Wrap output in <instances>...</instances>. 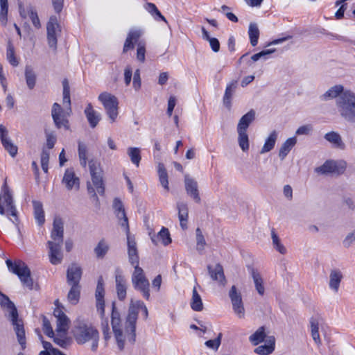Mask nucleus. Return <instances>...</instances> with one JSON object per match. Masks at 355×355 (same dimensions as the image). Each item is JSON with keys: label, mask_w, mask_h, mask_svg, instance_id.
Instances as JSON below:
<instances>
[{"label": "nucleus", "mask_w": 355, "mask_h": 355, "mask_svg": "<svg viewBox=\"0 0 355 355\" xmlns=\"http://www.w3.org/2000/svg\"><path fill=\"white\" fill-rule=\"evenodd\" d=\"M146 49L145 44L142 42H139L137 49V58L139 61L144 62L145 61Z\"/></svg>", "instance_id": "e2e57ef3"}, {"label": "nucleus", "mask_w": 355, "mask_h": 355, "mask_svg": "<svg viewBox=\"0 0 355 355\" xmlns=\"http://www.w3.org/2000/svg\"><path fill=\"white\" fill-rule=\"evenodd\" d=\"M78 157L80 165L85 168L87 166V146L81 141L78 142Z\"/></svg>", "instance_id": "4d7b16f0"}, {"label": "nucleus", "mask_w": 355, "mask_h": 355, "mask_svg": "<svg viewBox=\"0 0 355 355\" xmlns=\"http://www.w3.org/2000/svg\"><path fill=\"white\" fill-rule=\"evenodd\" d=\"M255 119V112L250 110L244 114L239 121L237 130L247 131L250 123Z\"/></svg>", "instance_id": "473e14b6"}, {"label": "nucleus", "mask_w": 355, "mask_h": 355, "mask_svg": "<svg viewBox=\"0 0 355 355\" xmlns=\"http://www.w3.org/2000/svg\"><path fill=\"white\" fill-rule=\"evenodd\" d=\"M184 187L186 192L193 200L197 202H200V197L198 190V184L197 181L189 175H184Z\"/></svg>", "instance_id": "2eb2a0df"}, {"label": "nucleus", "mask_w": 355, "mask_h": 355, "mask_svg": "<svg viewBox=\"0 0 355 355\" xmlns=\"http://www.w3.org/2000/svg\"><path fill=\"white\" fill-rule=\"evenodd\" d=\"M127 153L130 158L131 162L137 166H138L141 160L139 148L136 147H130L128 148Z\"/></svg>", "instance_id": "864d4df0"}, {"label": "nucleus", "mask_w": 355, "mask_h": 355, "mask_svg": "<svg viewBox=\"0 0 355 355\" xmlns=\"http://www.w3.org/2000/svg\"><path fill=\"white\" fill-rule=\"evenodd\" d=\"M64 237V225L62 220L56 217L53 220V229L51 233V241L47 242L49 249V261L53 265L61 263L63 259L62 246Z\"/></svg>", "instance_id": "f257e3e1"}, {"label": "nucleus", "mask_w": 355, "mask_h": 355, "mask_svg": "<svg viewBox=\"0 0 355 355\" xmlns=\"http://www.w3.org/2000/svg\"><path fill=\"white\" fill-rule=\"evenodd\" d=\"M71 111L62 108L60 105L57 103H53L51 110V115L53 121L58 128H69L68 116Z\"/></svg>", "instance_id": "9d476101"}, {"label": "nucleus", "mask_w": 355, "mask_h": 355, "mask_svg": "<svg viewBox=\"0 0 355 355\" xmlns=\"http://www.w3.org/2000/svg\"><path fill=\"white\" fill-rule=\"evenodd\" d=\"M57 319L56 332L60 336H66L69 327V319L66 314L60 309H55L53 312Z\"/></svg>", "instance_id": "dca6fc26"}, {"label": "nucleus", "mask_w": 355, "mask_h": 355, "mask_svg": "<svg viewBox=\"0 0 355 355\" xmlns=\"http://www.w3.org/2000/svg\"><path fill=\"white\" fill-rule=\"evenodd\" d=\"M0 21L3 26H6L7 24L8 12V0H0Z\"/></svg>", "instance_id": "6e6d98bb"}, {"label": "nucleus", "mask_w": 355, "mask_h": 355, "mask_svg": "<svg viewBox=\"0 0 355 355\" xmlns=\"http://www.w3.org/2000/svg\"><path fill=\"white\" fill-rule=\"evenodd\" d=\"M141 310L145 319L148 318V311L145 304L141 300H132L130 303L128 315L125 322V329L127 340L133 344L136 338V322L138 318L139 311Z\"/></svg>", "instance_id": "7ed1b4c3"}, {"label": "nucleus", "mask_w": 355, "mask_h": 355, "mask_svg": "<svg viewBox=\"0 0 355 355\" xmlns=\"http://www.w3.org/2000/svg\"><path fill=\"white\" fill-rule=\"evenodd\" d=\"M43 331L47 336L50 338H53L54 336V332L51 327L50 321L46 317L43 318Z\"/></svg>", "instance_id": "680f3d73"}, {"label": "nucleus", "mask_w": 355, "mask_h": 355, "mask_svg": "<svg viewBox=\"0 0 355 355\" xmlns=\"http://www.w3.org/2000/svg\"><path fill=\"white\" fill-rule=\"evenodd\" d=\"M297 139L295 137L288 138L284 142L279 151V157L282 160L287 156L292 148L295 145Z\"/></svg>", "instance_id": "4c0bfd02"}, {"label": "nucleus", "mask_w": 355, "mask_h": 355, "mask_svg": "<svg viewBox=\"0 0 355 355\" xmlns=\"http://www.w3.org/2000/svg\"><path fill=\"white\" fill-rule=\"evenodd\" d=\"M115 282L118 299L123 301L126 297L127 284L124 276L119 270L116 271Z\"/></svg>", "instance_id": "5701e85b"}, {"label": "nucleus", "mask_w": 355, "mask_h": 355, "mask_svg": "<svg viewBox=\"0 0 355 355\" xmlns=\"http://www.w3.org/2000/svg\"><path fill=\"white\" fill-rule=\"evenodd\" d=\"M278 133L276 130H273L270 132L269 136L266 138L265 143L260 151L261 154L266 153L275 147L277 139Z\"/></svg>", "instance_id": "e433bc0d"}, {"label": "nucleus", "mask_w": 355, "mask_h": 355, "mask_svg": "<svg viewBox=\"0 0 355 355\" xmlns=\"http://www.w3.org/2000/svg\"><path fill=\"white\" fill-rule=\"evenodd\" d=\"M176 208L178 211V218L180 225L182 230L187 229V223L189 218V207L187 202H178Z\"/></svg>", "instance_id": "393cba45"}, {"label": "nucleus", "mask_w": 355, "mask_h": 355, "mask_svg": "<svg viewBox=\"0 0 355 355\" xmlns=\"http://www.w3.org/2000/svg\"><path fill=\"white\" fill-rule=\"evenodd\" d=\"M229 297L232 304V309L235 314L239 318H243L245 315V309L242 300V296L235 286H232L229 292Z\"/></svg>", "instance_id": "ddd939ff"}, {"label": "nucleus", "mask_w": 355, "mask_h": 355, "mask_svg": "<svg viewBox=\"0 0 355 355\" xmlns=\"http://www.w3.org/2000/svg\"><path fill=\"white\" fill-rule=\"evenodd\" d=\"M89 172L92 177V181L95 189L91 186L90 183H87V191L89 193L92 194L96 202L98 198L95 192V189L100 195H103L105 192L104 182L103 180V171L100 168V164L92 159L89 162Z\"/></svg>", "instance_id": "39448f33"}, {"label": "nucleus", "mask_w": 355, "mask_h": 355, "mask_svg": "<svg viewBox=\"0 0 355 355\" xmlns=\"http://www.w3.org/2000/svg\"><path fill=\"white\" fill-rule=\"evenodd\" d=\"M345 170V162L327 160L322 166L315 168V172L322 175L341 174Z\"/></svg>", "instance_id": "9b49d317"}, {"label": "nucleus", "mask_w": 355, "mask_h": 355, "mask_svg": "<svg viewBox=\"0 0 355 355\" xmlns=\"http://www.w3.org/2000/svg\"><path fill=\"white\" fill-rule=\"evenodd\" d=\"M275 49H266L260 51L259 53L254 54L251 59L254 62L258 61L259 59L261 58V55H269L272 54V53L275 52Z\"/></svg>", "instance_id": "338daca9"}, {"label": "nucleus", "mask_w": 355, "mask_h": 355, "mask_svg": "<svg viewBox=\"0 0 355 355\" xmlns=\"http://www.w3.org/2000/svg\"><path fill=\"white\" fill-rule=\"evenodd\" d=\"M109 250V246L104 240L98 242L94 248V252L98 258H103Z\"/></svg>", "instance_id": "5fc2aeb1"}, {"label": "nucleus", "mask_w": 355, "mask_h": 355, "mask_svg": "<svg viewBox=\"0 0 355 355\" xmlns=\"http://www.w3.org/2000/svg\"><path fill=\"white\" fill-rule=\"evenodd\" d=\"M104 295H105V291H104V286H103V282L102 277H100L96 289V309L97 311L100 313L101 317L104 316L105 313V302H104Z\"/></svg>", "instance_id": "412c9836"}, {"label": "nucleus", "mask_w": 355, "mask_h": 355, "mask_svg": "<svg viewBox=\"0 0 355 355\" xmlns=\"http://www.w3.org/2000/svg\"><path fill=\"white\" fill-rule=\"evenodd\" d=\"M83 270L81 267L76 263L69 266L67 270V282L69 286H80Z\"/></svg>", "instance_id": "a211bd4d"}, {"label": "nucleus", "mask_w": 355, "mask_h": 355, "mask_svg": "<svg viewBox=\"0 0 355 355\" xmlns=\"http://www.w3.org/2000/svg\"><path fill=\"white\" fill-rule=\"evenodd\" d=\"M345 91V90H344L343 86L341 85H334L329 88L324 94H323L320 96V99L322 101H327L329 99H333L335 98L337 99L339 96Z\"/></svg>", "instance_id": "72a5a7b5"}, {"label": "nucleus", "mask_w": 355, "mask_h": 355, "mask_svg": "<svg viewBox=\"0 0 355 355\" xmlns=\"http://www.w3.org/2000/svg\"><path fill=\"white\" fill-rule=\"evenodd\" d=\"M196 249L199 252H202L204 250L206 241L202 231L200 228H197L196 230Z\"/></svg>", "instance_id": "bf43d9fd"}, {"label": "nucleus", "mask_w": 355, "mask_h": 355, "mask_svg": "<svg viewBox=\"0 0 355 355\" xmlns=\"http://www.w3.org/2000/svg\"><path fill=\"white\" fill-rule=\"evenodd\" d=\"M271 237L272 241V245L274 248L282 254H284L286 253V249L284 246V245L281 243L280 239L277 234L275 233V230H272L271 232Z\"/></svg>", "instance_id": "603ef678"}, {"label": "nucleus", "mask_w": 355, "mask_h": 355, "mask_svg": "<svg viewBox=\"0 0 355 355\" xmlns=\"http://www.w3.org/2000/svg\"><path fill=\"white\" fill-rule=\"evenodd\" d=\"M275 349V339L269 340L267 345H263L257 347L254 349V352L259 355H268L271 354Z\"/></svg>", "instance_id": "37998d69"}, {"label": "nucleus", "mask_w": 355, "mask_h": 355, "mask_svg": "<svg viewBox=\"0 0 355 355\" xmlns=\"http://www.w3.org/2000/svg\"><path fill=\"white\" fill-rule=\"evenodd\" d=\"M324 138L329 142L334 148L343 150L345 144L343 142L340 135L335 131H331L324 135Z\"/></svg>", "instance_id": "c756f323"}, {"label": "nucleus", "mask_w": 355, "mask_h": 355, "mask_svg": "<svg viewBox=\"0 0 355 355\" xmlns=\"http://www.w3.org/2000/svg\"><path fill=\"white\" fill-rule=\"evenodd\" d=\"M260 31L258 25L256 23H250L248 28V35L250 42L252 46L258 44Z\"/></svg>", "instance_id": "ea45409f"}, {"label": "nucleus", "mask_w": 355, "mask_h": 355, "mask_svg": "<svg viewBox=\"0 0 355 355\" xmlns=\"http://www.w3.org/2000/svg\"><path fill=\"white\" fill-rule=\"evenodd\" d=\"M158 174L160 184L168 191L169 190L168 175L162 164H159L158 165Z\"/></svg>", "instance_id": "8fccbe9b"}, {"label": "nucleus", "mask_w": 355, "mask_h": 355, "mask_svg": "<svg viewBox=\"0 0 355 355\" xmlns=\"http://www.w3.org/2000/svg\"><path fill=\"white\" fill-rule=\"evenodd\" d=\"M6 263L8 270L18 276L24 286L29 290L33 289V279L31 270L23 261L17 260L13 263L11 260L7 259Z\"/></svg>", "instance_id": "423d86ee"}, {"label": "nucleus", "mask_w": 355, "mask_h": 355, "mask_svg": "<svg viewBox=\"0 0 355 355\" xmlns=\"http://www.w3.org/2000/svg\"><path fill=\"white\" fill-rule=\"evenodd\" d=\"M144 8L150 14L155 20L166 22V18L162 15L155 4L153 3H146L144 5Z\"/></svg>", "instance_id": "a19ab883"}, {"label": "nucleus", "mask_w": 355, "mask_h": 355, "mask_svg": "<svg viewBox=\"0 0 355 355\" xmlns=\"http://www.w3.org/2000/svg\"><path fill=\"white\" fill-rule=\"evenodd\" d=\"M10 319L14 326V330L17 335L18 342L21 346V348L24 349L26 347V336L23 322L21 320L19 319L18 317H16V319L12 318Z\"/></svg>", "instance_id": "b1692460"}, {"label": "nucleus", "mask_w": 355, "mask_h": 355, "mask_svg": "<svg viewBox=\"0 0 355 355\" xmlns=\"http://www.w3.org/2000/svg\"><path fill=\"white\" fill-rule=\"evenodd\" d=\"M127 234V243H128V260L130 263L135 268L139 266V257L137 248L136 242L134 239H132L130 236V233Z\"/></svg>", "instance_id": "aec40b11"}, {"label": "nucleus", "mask_w": 355, "mask_h": 355, "mask_svg": "<svg viewBox=\"0 0 355 355\" xmlns=\"http://www.w3.org/2000/svg\"><path fill=\"white\" fill-rule=\"evenodd\" d=\"M48 44L54 49L57 47V35L60 32V25L56 16H51L46 24Z\"/></svg>", "instance_id": "f8f14e48"}, {"label": "nucleus", "mask_w": 355, "mask_h": 355, "mask_svg": "<svg viewBox=\"0 0 355 355\" xmlns=\"http://www.w3.org/2000/svg\"><path fill=\"white\" fill-rule=\"evenodd\" d=\"M0 138L4 148L9 153L11 157H15L18 148L8 137V130L2 124H0Z\"/></svg>", "instance_id": "6ab92c4d"}, {"label": "nucleus", "mask_w": 355, "mask_h": 355, "mask_svg": "<svg viewBox=\"0 0 355 355\" xmlns=\"http://www.w3.org/2000/svg\"><path fill=\"white\" fill-rule=\"evenodd\" d=\"M6 56H7V60H8L9 63L12 66L16 67V66L18 65L19 62H18V60H17V58H16V56L15 55L14 47L10 44H9L8 45Z\"/></svg>", "instance_id": "13d9d810"}, {"label": "nucleus", "mask_w": 355, "mask_h": 355, "mask_svg": "<svg viewBox=\"0 0 355 355\" xmlns=\"http://www.w3.org/2000/svg\"><path fill=\"white\" fill-rule=\"evenodd\" d=\"M84 113L91 128H94L101 119V115L96 111L91 103H88Z\"/></svg>", "instance_id": "a878e982"}, {"label": "nucleus", "mask_w": 355, "mask_h": 355, "mask_svg": "<svg viewBox=\"0 0 355 355\" xmlns=\"http://www.w3.org/2000/svg\"><path fill=\"white\" fill-rule=\"evenodd\" d=\"M340 117L347 123L355 124V92L345 90L336 101Z\"/></svg>", "instance_id": "20e7f679"}, {"label": "nucleus", "mask_w": 355, "mask_h": 355, "mask_svg": "<svg viewBox=\"0 0 355 355\" xmlns=\"http://www.w3.org/2000/svg\"><path fill=\"white\" fill-rule=\"evenodd\" d=\"M220 337L221 334H220L216 338L206 341L205 345L210 349L217 350L220 345Z\"/></svg>", "instance_id": "0e129e2a"}, {"label": "nucleus", "mask_w": 355, "mask_h": 355, "mask_svg": "<svg viewBox=\"0 0 355 355\" xmlns=\"http://www.w3.org/2000/svg\"><path fill=\"white\" fill-rule=\"evenodd\" d=\"M28 17L36 28H40L41 25L37 13L31 6L28 7Z\"/></svg>", "instance_id": "052dcab7"}, {"label": "nucleus", "mask_w": 355, "mask_h": 355, "mask_svg": "<svg viewBox=\"0 0 355 355\" xmlns=\"http://www.w3.org/2000/svg\"><path fill=\"white\" fill-rule=\"evenodd\" d=\"M151 241L155 245H157L159 241H162L164 245H168L172 241L169 231L166 227H162L157 235L151 237Z\"/></svg>", "instance_id": "2f4dec72"}, {"label": "nucleus", "mask_w": 355, "mask_h": 355, "mask_svg": "<svg viewBox=\"0 0 355 355\" xmlns=\"http://www.w3.org/2000/svg\"><path fill=\"white\" fill-rule=\"evenodd\" d=\"M32 203L34 209L35 219L39 225H42L45 222L42 203L38 200H33Z\"/></svg>", "instance_id": "f704fd0d"}, {"label": "nucleus", "mask_w": 355, "mask_h": 355, "mask_svg": "<svg viewBox=\"0 0 355 355\" xmlns=\"http://www.w3.org/2000/svg\"><path fill=\"white\" fill-rule=\"evenodd\" d=\"M62 183L65 184L68 190H71L73 187L79 188V178L76 177L72 168L66 169L62 178Z\"/></svg>", "instance_id": "bb28decb"}, {"label": "nucleus", "mask_w": 355, "mask_h": 355, "mask_svg": "<svg viewBox=\"0 0 355 355\" xmlns=\"http://www.w3.org/2000/svg\"><path fill=\"white\" fill-rule=\"evenodd\" d=\"M112 306L111 323L112 329L117 342L118 347L121 350H122L124 348L125 340H127L125 329H124L123 334V330L120 328V314L116 309L114 302L112 303Z\"/></svg>", "instance_id": "1a4fd4ad"}, {"label": "nucleus", "mask_w": 355, "mask_h": 355, "mask_svg": "<svg viewBox=\"0 0 355 355\" xmlns=\"http://www.w3.org/2000/svg\"><path fill=\"white\" fill-rule=\"evenodd\" d=\"M237 80H232L230 83H229L226 86L225 94L223 98V105L228 110H230L232 107V98L237 88Z\"/></svg>", "instance_id": "c85d7f7f"}, {"label": "nucleus", "mask_w": 355, "mask_h": 355, "mask_svg": "<svg viewBox=\"0 0 355 355\" xmlns=\"http://www.w3.org/2000/svg\"><path fill=\"white\" fill-rule=\"evenodd\" d=\"M343 243L345 248H349L355 243V229L352 232L347 234L343 240Z\"/></svg>", "instance_id": "69168bd1"}, {"label": "nucleus", "mask_w": 355, "mask_h": 355, "mask_svg": "<svg viewBox=\"0 0 355 355\" xmlns=\"http://www.w3.org/2000/svg\"><path fill=\"white\" fill-rule=\"evenodd\" d=\"M190 305L191 308L195 311H201L203 309L202 299L200 295L198 294L196 286L193 288Z\"/></svg>", "instance_id": "79ce46f5"}, {"label": "nucleus", "mask_w": 355, "mask_h": 355, "mask_svg": "<svg viewBox=\"0 0 355 355\" xmlns=\"http://www.w3.org/2000/svg\"><path fill=\"white\" fill-rule=\"evenodd\" d=\"M312 130V126L311 125H305L300 126L296 130V135H309Z\"/></svg>", "instance_id": "774afa93"}, {"label": "nucleus", "mask_w": 355, "mask_h": 355, "mask_svg": "<svg viewBox=\"0 0 355 355\" xmlns=\"http://www.w3.org/2000/svg\"><path fill=\"white\" fill-rule=\"evenodd\" d=\"M63 85V104L66 110L71 111V99H70V90L69 83L67 79L62 81Z\"/></svg>", "instance_id": "de8ad7c7"}, {"label": "nucleus", "mask_w": 355, "mask_h": 355, "mask_svg": "<svg viewBox=\"0 0 355 355\" xmlns=\"http://www.w3.org/2000/svg\"><path fill=\"white\" fill-rule=\"evenodd\" d=\"M73 336L78 344L91 341V349L96 352L98 347L99 333L92 324L85 320H78L74 327Z\"/></svg>", "instance_id": "f03ea898"}, {"label": "nucleus", "mask_w": 355, "mask_h": 355, "mask_svg": "<svg viewBox=\"0 0 355 355\" xmlns=\"http://www.w3.org/2000/svg\"><path fill=\"white\" fill-rule=\"evenodd\" d=\"M98 98L103 104L111 123H114L119 114L117 98L110 93L103 92L98 96Z\"/></svg>", "instance_id": "6e6552de"}, {"label": "nucleus", "mask_w": 355, "mask_h": 355, "mask_svg": "<svg viewBox=\"0 0 355 355\" xmlns=\"http://www.w3.org/2000/svg\"><path fill=\"white\" fill-rule=\"evenodd\" d=\"M266 336L264 327H261L249 337V340L254 345H257L264 340Z\"/></svg>", "instance_id": "c03bdc74"}, {"label": "nucleus", "mask_w": 355, "mask_h": 355, "mask_svg": "<svg viewBox=\"0 0 355 355\" xmlns=\"http://www.w3.org/2000/svg\"><path fill=\"white\" fill-rule=\"evenodd\" d=\"M25 78L28 87L30 89L34 88L36 81V76L31 67H26L25 69Z\"/></svg>", "instance_id": "3c124183"}, {"label": "nucleus", "mask_w": 355, "mask_h": 355, "mask_svg": "<svg viewBox=\"0 0 355 355\" xmlns=\"http://www.w3.org/2000/svg\"><path fill=\"white\" fill-rule=\"evenodd\" d=\"M252 277L255 285L256 290L259 295H263L264 294L265 288L263 286V279L261 278L260 274L252 269Z\"/></svg>", "instance_id": "a18cd8bd"}, {"label": "nucleus", "mask_w": 355, "mask_h": 355, "mask_svg": "<svg viewBox=\"0 0 355 355\" xmlns=\"http://www.w3.org/2000/svg\"><path fill=\"white\" fill-rule=\"evenodd\" d=\"M238 132V143L243 152L249 150V138L247 131L237 130Z\"/></svg>", "instance_id": "49530a36"}, {"label": "nucleus", "mask_w": 355, "mask_h": 355, "mask_svg": "<svg viewBox=\"0 0 355 355\" xmlns=\"http://www.w3.org/2000/svg\"><path fill=\"white\" fill-rule=\"evenodd\" d=\"M343 278V275L340 270L338 269L331 270L329 274V288L337 293Z\"/></svg>", "instance_id": "7c9ffc66"}, {"label": "nucleus", "mask_w": 355, "mask_h": 355, "mask_svg": "<svg viewBox=\"0 0 355 355\" xmlns=\"http://www.w3.org/2000/svg\"><path fill=\"white\" fill-rule=\"evenodd\" d=\"M309 322L312 338L316 345H320L321 339L319 334V322L317 318L312 317L310 318Z\"/></svg>", "instance_id": "58836bf2"}, {"label": "nucleus", "mask_w": 355, "mask_h": 355, "mask_svg": "<svg viewBox=\"0 0 355 355\" xmlns=\"http://www.w3.org/2000/svg\"><path fill=\"white\" fill-rule=\"evenodd\" d=\"M2 298L1 299V306L6 308L9 311V318L16 319L18 317L17 309L12 302L10 300L8 296L1 294Z\"/></svg>", "instance_id": "c9c22d12"}, {"label": "nucleus", "mask_w": 355, "mask_h": 355, "mask_svg": "<svg viewBox=\"0 0 355 355\" xmlns=\"http://www.w3.org/2000/svg\"><path fill=\"white\" fill-rule=\"evenodd\" d=\"M131 280L134 288L141 292L143 297L148 300L150 298V284L145 276L144 270L139 266L134 268Z\"/></svg>", "instance_id": "0eeeda50"}, {"label": "nucleus", "mask_w": 355, "mask_h": 355, "mask_svg": "<svg viewBox=\"0 0 355 355\" xmlns=\"http://www.w3.org/2000/svg\"><path fill=\"white\" fill-rule=\"evenodd\" d=\"M141 34L142 32L140 30H130L125 41L123 52L126 53L129 50L133 49L135 43L138 42Z\"/></svg>", "instance_id": "cd10ccee"}, {"label": "nucleus", "mask_w": 355, "mask_h": 355, "mask_svg": "<svg viewBox=\"0 0 355 355\" xmlns=\"http://www.w3.org/2000/svg\"><path fill=\"white\" fill-rule=\"evenodd\" d=\"M207 270L212 280L217 282L222 286L226 284L227 280L224 275L223 268L220 263L216 264L214 267L209 265Z\"/></svg>", "instance_id": "4be33fe9"}, {"label": "nucleus", "mask_w": 355, "mask_h": 355, "mask_svg": "<svg viewBox=\"0 0 355 355\" xmlns=\"http://www.w3.org/2000/svg\"><path fill=\"white\" fill-rule=\"evenodd\" d=\"M1 192L3 193V198L6 207L7 215H10L15 217L17 220V211L14 205L12 192L7 184L6 179L4 180L2 185Z\"/></svg>", "instance_id": "4468645a"}, {"label": "nucleus", "mask_w": 355, "mask_h": 355, "mask_svg": "<svg viewBox=\"0 0 355 355\" xmlns=\"http://www.w3.org/2000/svg\"><path fill=\"white\" fill-rule=\"evenodd\" d=\"M113 209L114 210V213L116 216L120 220V225L121 227H124L126 233L129 234V225L128 217L126 216L125 209L122 201L118 198H115L113 201Z\"/></svg>", "instance_id": "f3484780"}, {"label": "nucleus", "mask_w": 355, "mask_h": 355, "mask_svg": "<svg viewBox=\"0 0 355 355\" xmlns=\"http://www.w3.org/2000/svg\"><path fill=\"white\" fill-rule=\"evenodd\" d=\"M80 286H71L67 299L72 304H76L80 299Z\"/></svg>", "instance_id": "09e8293b"}]
</instances>
